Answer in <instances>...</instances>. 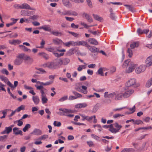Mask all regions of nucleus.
<instances>
[{
    "label": "nucleus",
    "instance_id": "1",
    "mask_svg": "<svg viewBox=\"0 0 152 152\" xmlns=\"http://www.w3.org/2000/svg\"><path fill=\"white\" fill-rule=\"evenodd\" d=\"M59 110L62 111L64 113L63 114L64 115L69 117H73L74 116L73 114H69V113H74V111L72 110H71L70 109L61 108L59 109Z\"/></svg>",
    "mask_w": 152,
    "mask_h": 152
},
{
    "label": "nucleus",
    "instance_id": "2",
    "mask_svg": "<svg viewBox=\"0 0 152 152\" xmlns=\"http://www.w3.org/2000/svg\"><path fill=\"white\" fill-rule=\"evenodd\" d=\"M136 80L135 79H131L129 80L126 84V86L128 87L133 86L134 88H136L139 86V84L136 83Z\"/></svg>",
    "mask_w": 152,
    "mask_h": 152
},
{
    "label": "nucleus",
    "instance_id": "3",
    "mask_svg": "<svg viewBox=\"0 0 152 152\" xmlns=\"http://www.w3.org/2000/svg\"><path fill=\"white\" fill-rule=\"evenodd\" d=\"M44 68L47 67L50 69H56L54 61L49 62L45 63L42 65Z\"/></svg>",
    "mask_w": 152,
    "mask_h": 152
},
{
    "label": "nucleus",
    "instance_id": "4",
    "mask_svg": "<svg viewBox=\"0 0 152 152\" xmlns=\"http://www.w3.org/2000/svg\"><path fill=\"white\" fill-rule=\"evenodd\" d=\"M47 50L50 52L53 53L55 56V54L56 53L57 51L59 52H65L66 50L64 49L59 50L56 47H50L46 49Z\"/></svg>",
    "mask_w": 152,
    "mask_h": 152
},
{
    "label": "nucleus",
    "instance_id": "5",
    "mask_svg": "<svg viewBox=\"0 0 152 152\" xmlns=\"http://www.w3.org/2000/svg\"><path fill=\"white\" fill-rule=\"evenodd\" d=\"M23 57V55L19 54L14 61V64L18 66L20 65L23 63L22 58Z\"/></svg>",
    "mask_w": 152,
    "mask_h": 152
},
{
    "label": "nucleus",
    "instance_id": "6",
    "mask_svg": "<svg viewBox=\"0 0 152 152\" xmlns=\"http://www.w3.org/2000/svg\"><path fill=\"white\" fill-rule=\"evenodd\" d=\"M87 87L84 86H77L75 88V89L77 91L83 93L85 94H86L87 93Z\"/></svg>",
    "mask_w": 152,
    "mask_h": 152
},
{
    "label": "nucleus",
    "instance_id": "7",
    "mask_svg": "<svg viewBox=\"0 0 152 152\" xmlns=\"http://www.w3.org/2000/svg\"><path fill=\"white\" fill-rule=\"evenodd\" d=\"M35 86L37 90H40L41 94V96H46L45 92L46 89L42 86H38L36 85H35Z\"/></svg>",
    "mask_w": 152,
    "mask_h": 152
},
{
    "label": "nucleus",
    "instance_id": "8",
    "mask_svg": "<svg viewBox=\"0 0 152 152\" xmlns=\"http://www.w3.org/2000/svg\"><path fill=\"white\" fill-rule=\"evenodd\" d=\"M0 79L1 81H3L5 83H6L7 85L10 87L12 88L13 87L12 84L9 80L8 79L7 77H5L4 75H0Z\"/></svg>",
    "mask_w": 152,
    "mask_h": 152
},
{
    "label": "nucleus",
    "instance_id": "9",
    "mask_svg": "<svg viewBox=\"0 0 152 152\" xmlns=\"http://www.w3.org/2000/svg\"><path fill=\"white\" fill-rule=\"evenodd\" d=\"M134 92V91L133 89H130L126 91L123 94V97L124 98H127L129 97Z\"/></svg>",
    "mask_w": 152,
    "mask_h": 152
},
{
    "label": "nucleus",
    "instance_id": "10",
    "mask_svg": "<svg viewBox=\"0 0 152 152\" xmlns=\"http://www.w3.org/2000/svg\"><path fill=\"white\" fill-rule=\"evenodd\" d=\"M146 67L144 65H141L135 69V72L137 74L143 72L145 70Z\"/></svg>",
    "mask_w": 152,
    "mask_h": 152
},
{
    "label": "nucleus",
    "instance_id": "11",
    "mask_svg": "<svg viewBox=\"0 0 152 152\" xmlns=\"http://www.w3.org/2000/svg\"><path fill=\"white\" fill-rule=\"evenodd\" d=\"M137 65V64H134L133 62L130 63L128 69L126 71V72L130 73L132 72L134 70Z\"/></svg>",
    "mask_w": 152,
    "mask_h": 152
},
{
    "label": "nucleus",
    "instance_id": "12",
    "mask_svg": "<svg viewBox=\"0 0 152 152\" xmlns=\"http://www.w3.org/2000/svg\"><path fill=\"white\" fill-rule=\"evenodd\" d=\"M76 42H75L73 41H69L66 42H63V44L65 46L67 47H70L71 46H76Z\"/></svg>",
    "mask_w": 152,
    "mask_h": 152
},
{
    "label": "nucleus",
    "instance_id": "13",
    "mask_svg": "<svg viewBox=\"0 0 152 152\" xmlns=\"http://www.w3.org/2000/svg\"><path fill=\"white\" fill-rule=\"evenodd\" d=\"M80 115L82 118V120L84 121L85 120L87 121L90 122L92 119V117H89L88 116H86L83 114H80Z\"/></svg>",
    "mask_w": 152,
    "mask_h": 152
},
{
    "label": "nucleus",
    "instance_id": "14",
    "mask_svg": "<svg viewBox=\"0 0 152 152\" xmlns=\"http://www.w3.org/2000/svg\"><path fill=\"white\" fill-rule=\"evenodd\" d=\"M146 66L149 67L152 65V55L148 57L145 61Z\"/></svg>",
    "mask_w": 152,
    "mask_h": 152
},
{
    "label": "nucleus",
    "instance_id": "15",
    "mask_svg": "<svg viewBox=\"0 0 152 152\" xmlns=\"http://www.w3.org/2000/svg\"><path fill=\"white\" fill-rule=\"evenodd\" d=\"M87 48L92 53H95L99 52V48H96L94 46L89 45V47H88Z\"/></svg>",
    "mask_w": 152,
    "mask_h": 152
},
{
    "label": "nucleus",
    "instance_id": "16",
    "mask_svg": "<svg viewBox=\"0 0 152 152\" xmlns=\"http://www.w3.org/2000/svg\"><path fill=\"white\" fill-rule=\"evenodd\" d=\"M82 16L83 17L85 18L88 22L91 23L93 22L92 19L88 14L85 12H83L82 14Z\"/></svg>",
    "mask_w": 152,
    "mask_h": 152
},
{
    "label": "nucleus",
    "instance_id": "17",
    "mask_svg": "<svg viewBox=\"0 0 152 152\" xmlns=\"http://www.w3.org/2000/svg\"><path fill=\"white\" fill-rule=\"evenodd\" d=\"M76 46L81 45L86 47L87 48L88 47H89V45L87 44V42L84 41H78L76 42Z\"/></svg>",
    "mask_w": 152,
    "mask_h": 152
},
{
    "label": "nucleus",
    "instance_id": "18",
    "mask_svg": "<svg viewBox=\"0 0 152 152\" xmlns=\"http://www.w3.org/2000/svg\"><path fill=\"white\" fill-rule=\"evenodd\" d=\"M13 134L16 135L20 134L21 135H23V132L21 130H19V128L17 127H14L13 128Z\"/></svg>",
    "mask_w": 152,
    "mask_h": 152
},
{
    "label": "nucleus",
    "instance_id": "19",
    "mask_svg": "<svg viewBox=\"0 0 152 152\" xmlns=\"http://www.w3.org/2000/svg\"><path fill=\"white\" fill-rule=\"evenodd\" d=\"M31 134L39 136L42 134V131L39 129H35Z\"/></svg>",
    "mask_w": 152,
    "mask_h": 152
},
{
    "label": "nucleus",
    "instance_id": "20",
    "mask_svg": "<svg viewBox=\"0 0 152 152\" xmlns=\"http://www.w3.org/2000/svg\"><path fill=\"white\" fill-rule=\"evenodd\" d=\"M32 99L34 104L35 105H37L39 104L40 101V99L38 96H33L32 97Z\"/></svg>",
    "mask_w": 152,
    "mask_h": 152
},
{
    "label": "nucleus",
    "instance_id": "21",
    "mask_svg": "<svg viewBox=\"0 0 152 152\" xmlns=\"http://www.w3.org/2000/svg\"><path fill=\"white\" fill-rule=\"evenodd\" d=\"M149 31V29H144L142 31L140 28H138L137 30V33L139 35L142 34L144 33L147 34Z\"/></svg>",
    "mask_w": 152,
    "mask_h": 152
},
{
    "label": "nucleus",
    "instance_id": "22",
    "mask_svg": "<svg viewBox=\"0 0 152 152\" xmlns=\"http://www.w3.org/2000/svg\"><path fill=\"white\" fill-rule=\"evenodd\" d=\"M54 62L56 69L59 68L60 66L62 65L61 59H56Z\"/></svg>",
    "mask_w": 152,
    "mask_h": 152
},
{
    "label": "nucleus",
    "instance_id": "23",
    "mask_svg": "<svg viewBox=\"0 0 152 152\" xmlns=\"http://www.w3.org/2000/svg\"><path fill=\"white\" fill-rule=\"evenodd\" d=\"M53 43L56 45H59L61 43H63V42L61 39L58 38H55L53 39Z\"/></svg>",
    "mask_w": 152,
    "mask_h": 152
},
{
    "label": "nucleus",
    "instance_id": "24",
    "mask_svg": "<svg viewBox=\"0 0 152 152\" xmlns=\"http://www.w3.org/2000/svg\"><path fill=\"white\" fill-rule=\"evenodd\" d=\"M103 127L105 129L109 128V130L113 133H114V128L113 124L104 125L103 126Z\"/></svg>",
    "mask_w": 152,
    "mask_h": 152
},
{
    "label": "nucleus",
    "instance_id": "25",
    "mask_svg": "<svg viewBox=\"0 0 152 152\" xmlns=\"http://www.w3.org/2000/svg\"><path fill=\"white\" fill-rule=\"evenodd\" d=\"M9 42L11 45H16L17 44H20L21 42V41L19 39H14L12 40H10Z\"/></svg>",
    "mask_w": 152,
    "mask_h": 152
},
{
    "label": "nucleus",
    "instance_id": "26",
    "mask_svg": "<svg viewBox=\"0 0 152 152\" xmlns=\"http://www.w3.org/2000/svg\"><path fill=\"white\" fill-rule=\"evenodd\" d=\"M40 28L43 29L46 31H48L51 33V28L49 25H44L40 27Z\"/></svg>",
    "mask_w": 152,
    "mask_h": 152
},
{
    "label": "nucleus",
    "instance_id": "27",
    "mask_svg": "<svg viewBox=\"0 0 152 152\" xmlns=\"http://www.w3.org/2000/svg\"><path fill=\"white\" fill-rule=\"evenodd\" d=\"M88 106L86 103H80L75 105V107L77 108H83L86 107Z\"/></svg>",
    "mask_w": 152,
    "mask_h": 152
},
{
    "label": "nucleus",
    "instance_id": "28",
    "mask_svg": "<svg viewBox=\"0 0 152 152\" xmlns=\"http://www.w3.org/2000/svg\"><path fill=\"white\" fill-rule=\"evenodd\" d=\"M22 9H28L32 10H35L34 9L31 8L30 5L27 3L22 4Z\"/></svg>",
    "mask_w": 152,
    "mask_h": 152
},
{
    "label": "nucleus",
    "instance_id": "29",
    "mask_svg": "<svg viewBox=\"0 0 152 152\" xmlns=\"http://www.w3.org/2000/svg\"><path fill=\"white\" fill-rule=\"evenodd\" d=\"M88 42L91 44L92 45H96L98 44V42L95 39L93 38H89L88 39Z\"/></svg>",
    "mask_w": 152,
    "mask_h": 152
},
{
    "label": "nucleus",
    "instance_id": "30",
    "mask_svg": "<svg viewBox=\"0 0 152 152\" xmlns=\"http://www.w3.org/2000/svg\"><path fill=\"white\" fill-rule=\"evenodd\" d=\"M115 133L119 132V130L122 127V126L119 125L117 123H115Z\"/></svg>",
    "mask_w": 152,
    "mask_h": 152
},
{
    "label": "nucleus",
    "instance_id": "31",
    "mask_svg": "<svg viewBox=\"0 0 152 152\" xmlns=\"http://www.w3.org/2000/svg\"><path fill=\"white\" fill-rule=\"evenodd\" d=\"M38 55L40 56H42L46 60H48L49 59V56L46 53L44 52H40L38 53Z\"/></svg>",
    "mask_w": 152,
    "mask_h": 152
},
{
    "label": "nucleus",
    "instance_id": "32",
    "mask_svg": "<svg viewBox=\"0 0 152 152\" xmlns=\"http://www.w3.org/2000/svg\"><path fill=\"white\" fill-rule=\"evenodd\" d=\"M115 95V99L117 100L121 99L123 97V94L118 92H116Z\"/></svg>",
    "mask_w": 152,
    "mask_h": 152
},
{
    "label": "nucleus",
    "instance_id": "33",
    "mask_svg": "<svg viewBox=\"0 0 152 152\" xmlns=\"http://www.w3.org/2000/svg\"><path fill=\"white\" fill-rule=\"evenodd\" d=\"M132 62L130 61V59H128L125 60L124 62V64L122 65V67L123 68H125L128 66L130 64V63Z\"/></svg>",
    "mask_w": 152,
    "mask_h": 152
},
{
    "label": "nucleus",
    "instance_id": "34",
    "mask_svg": "<svg viewBox=\"0 0 152 152\" xmlns=\"http://www.w3.org/2000/svg\"><path fill=\"white\" fill-rule=\"evenodd\" d=\"M139 45V42H133L130 45V47L131 49H134L135 48H137Z\"/></svg>",
    "mask_w": 152,
    "mask_h": 152
},
{
    "label": "nucleus",
    "instance_id": "35",
    "mask_svg": "<svg viewBox=\"0 0 152 152\" xmlns=\"http://www.w3.org/2000/svg\"><path fill=\"white\" fill-rule=\"evenodd\" d=\"M61 61L62 65H66L69 63L70 60L69 58H65L61 59Z\"/></svg>",
    "mask_w": 152,
    "mask_h": 152
},
{
    "label": "nucleus",
    "instance_id": "36",
    "mask_svg": "<svg viewBox=\"0 0 152 152\" xmlns=\"http://www.w3.org/2000/svg\"><path fill=\"white\" fill-rule=\"evenodd\" d=\"M135 150L132 148H125L121 152H134Z\"/></svg>",
    "mask_w": 152,
    "mask_h": 152
},
{
    "label": "nucleus",
    "instance_id": "37",
    "mask_svg": "<svg viewBox=\"0 0 152 152\" xmlns=\"http://www.w3.org/2000/svg\"><path fill=\"white\" fill-rule=\"evenodd\" d=\"M51 34L56 36H61L63 35V34L62 32H58V31H52Z\"/></svg>",
    "mask_w": 152,
    "mask_h": 152
},
{
    "label": "nucleus",
    "instance_id": "38",
    "mask_svg": "<svg viewBox=\"0 0 152 152\" xmlns=\"http://www.w3.org/2000/svg\"><path fill=\"white\" fill-rule=\"evenodd\" d=\"M63 2L65 6L69 7H70L71 6V5L69 0H63Z\"/></svg>",
    "mask_w": 152,
    "mask_h": 152
},
{
    "label": "nucleus",
    "instance_id": "39",
    "mask_svg": "<svg viewBox=\"0 0 152 152\" xmlns=\"http://www.w3.org/2000/svg\"><path fill=\"white\" fill-rule=\"evenodd\" d=\"M152 85V77L148 80L146 83L145 86L146 87L149 88Z\"/></svg>",
    "mask_w": 152,
    "mask_h": 152
},
{
    "label": "nucleus",
    "instance_id": "40",
    "mask_svg": "<svg viewBox=\"0 0 152 152\" xmlns=\"http://www.w3.org/2000/svg\"><path fill=\"white\" fill-rule=\"evenodd\" d=\"M75 49V48H72L69 49L67 52V55L69 56H70L74 53V51Z\"/></svg>",
    "mask_w": 152,
    "mask_h": 152
},
{
    "label": "nucleus",
    "instance_id": "41",
    "mask_svg": "<svg viewBox=\"0 0 152 152\" xmlns=\"http://www.w3.org/2000/svg\"><path fill=\"white\" fill-rule=\"evenodd\" d=\"M31 127V125L30 124H26L25 127L23 128V131L25 132L28 130V129Z\"/></svg>",
    "mask_w": 152,
    "mask_h": 152
},
{
    "label": "nucleus",
    "instance_id": "42",
    "mask_svg": "<svg viewBox=\"0 0 152 152\" xmlns=\"http://www.w3.org/2000/svg\"><path fill=\"white\" fill-rule=\"evenodd\" d=\"M72 93L75 95V96L76 98V99L78 98L82 97V95L76 91H73Z\"/></svg>",
    "mask_w": 152,
    "mask_h": 152
},
{
    "label": "nucleus",
    "instance_id": "43",
    "mask_svg": "<svg viewBox=\"0 0 152 152\" xmlns=\"http://www.w3.org/2000/svg\"><path fill=\"white\" fill-rule=\"evenodd\" d=\"M41 100L43 104H44L47 103L48 101V99L46 96H41Z\"/></svg>",
    "mask_w": 152,
    "mask_h": 152
},
{
    "label": "nucleus",
    "instance_id": "44",
    "mask_svg": "<svg viewBox=\"0 0 152 152\" xmlns=\"http://www.w3.org/2000/svg\"><path fill=\"white\" fill-rule=\"evenodd\" d=\"M93 15L94 18L96 20L100 21L103 20L102 18L100 17L97 15L93 14Z\"/></svg>",
    "mask_w": 152,
    "mask_h": 152
},
{
    "label": "nucleus",
    "instance_id": "45",
    "mask_svg": "<svg viewBox=\"0 0 152 152\" xmlns=\"http://www.w3.org/2000/svg\"><path fill=\"white\" fill-rule=\"evenodd\" d=\"M48 136L47 134H44L43 135L41 136V137H39L38 139V140H45L46 139L48 138Z\"/></svg>",
    "mask_w": 152,
    "mask_h": 152
},
{
    "label": "nucleus",
    "instance_id": "46",
    "mask_svg": "<svg viewBox=\"0 0 152 152\" xmlns=\"http://www.w3.org/2000/svg\"><path fill=\"white\" fill-rule=\"evenodd\" d=\"M127 52L129 54V58H131L133 55V52L132 50L129 48L128 49Z\"/></svg>",
    "mask_w": 152,
    "mask_h": 152
},
{
    "label": "nucleus",
    "instance_id": "47",
    "mask_svg": "<svg viewBox=\"0 0 152 152\" xmlns=\"http://www.w3.org/2000/svg\"><path fill=\"white\" fill-rule=\"evenodd\" d=\"M57 12L61 15H67V10H64L63 12H61L60 10L57 11Z\"/></svg>",
    "mask_w": 152,
    "mask_h": 152
},
{
    "label": "nucleus",
    "instance_id": "48",
    "mask_svg": "<svg viewBox=\"0 0 152 152\" xmlns=\"http://www.w3.org/2000/svg\"><path fill=\"white\" fill-rule=\"evenodd\" d=\"M39 18V16L37 15H34L32 16H31L29 19H32L34 20H37Z\"/></svg>",
    "mask_w": 152,
    "mask_h": 152
},
{
    "label": "nucleus",
    "instance_id": "49",
    "mask_svg": "<svg viewBox=\"0 0 152 152\" xmlns=\"http://www.w3.org/2000/svg\"><path fill=\"white\" fill-rule=\"evenodd\" d=\"M7 135H4L0 136V141L1 142L5 141L7 138Z\"/></svg>",
    "mask_w": 152,
    "mask_h": 152
},
{
    "label": "nucleus",
    "instance_id": "50",
    "mask_svg": "<svg viewBox=\"0 0 152 152\" xmlns=\"http://www.w3.org/2000/svg\"><path fill=\"white\" fill-rule=\"evenodd\" d=\"M13 7L16 9H22V4H16L13 5Z\"/></svg>",
    "mask_w": 152,
    "mask_h": 152
},
{
    "label": "nucleus",
    "instance_id": "51",
    "mask_svg": "<svg viewBox=\"0 0 152 152\" xmlns=\"http://www.w3.org/2000/svg\"><path fill=\"white\" fill-rule=\"evenodd\" d=\"M91 136L92 138H93L96 140L100 141V138L98 136L96 135L95 134H91Z\"/></svg>",
    "mask_w": 152,
    "mask_h": 152
},
{
    "label": "nucleus",
    "instance_id": "52",
    "mask_svg": "<svg viewBox=\"0 0 152 152\" xmlns=\"http://www.w3.org/2000/svg\"><path fill=\"white\" fill-rule=\"evenodd\" d=\"M97 74L100 75L102 76H103L104 75L103 74V69L102 68H100L96 72Z\"/></svg>",
    "mask_w": 152,
    "mask_h": 152
},
{
    "label": "nucleus",
    "instance_id": "53",
    "mask_svg": "<svg viewBox=\"0 0 152 152\" xmlns=\"http://www.w3.org/2000/svg\"><path fill=\"white\" fill-rule=\"evenodd\" d=\"M143 122L140 120H136L134 121V124L139 125L143 124Z\"/></svg>",
    "mask_w": 152,
    "mask_h": 152
},
{
    "label": "nucleus",
    "instance_id": "54",
    "mask_svg": "<svg viewBox=\"0 0 152 152\" xmlns=\"http://www.w3.org/2000/svg\"><path fill=\"white\" fill-rule=\"evenodd\" d=\"M20 54L23 55V57L22 58L23 60L24 59L25 60L27 61L31 59L30 57L29 56L24 55V54L23 53Z\"/></svg>",
    "mask_w": 152,
    "mask_h": 152
},
{
    "label": "nucleus",
    "instance_id": "55",
    "mask_svg": "<svg viewBox=\"0 0 152 152\" xmlns=\"http://www.w3.org/2000/svg\"><path fill=\"white\" fill-rule=\"evenodd\" d=\"M25 106L23 105H21L18 107L16 109V110L18 112H19L21 110H24Z\"/></svg>",
    "mask_w": 152,
    "mask_h": 152
},
{
    "label": "nucleus",
    "instance_id": "56",
    "mask_svg": "<svg viewBox=\"0 0 152 152\" xmlns=\"http://www.w3.org/2000/svg\"><path fill=\"white\" fill-rule=\"evenodd\" d=\"M86 65H79L77 68V70L79 71H82L83 69H84L86 68Z\"/></svg>",
    "mask_w": 152,
    "mask_h": 152
},
{
    "label": "nucleus",
    "instance_id": "57",
    "mask_svg": "<svg viewBox=\"0 0 152 152\" xmlns=\"http://www.w3.org/2000/svg\"><path fill=\"white\" fill-rule=\"evenodd\" d=\"M5 129L7 132V134H9L12 131V128L9 127H6L5 128Z\"/></svg>",
    "mask_w": 152,
    "mask_h": 152
},
{
    "label": "nucleus",
    "instance_id": "58",
    "mask_svg": "<svg viewBox=\"0 0 152 152\" xmlns=\"http://www.w3.org/2000/svg\"><path fill=\"white\" fill-rule=\"evenodd\" d=\"M68 96H64L58 99V101L60 102H63L67 99Z\"/></svg>",
    "mask_w": 152,
    "mask_h": 152
},
{
    "label": "nucleus",
    "instance_id": "59",
    "mask_svg": "<svg viewBox=\"0 0 152 152\" xmlns=\"http://www.w3.org/2000/svg\"><path fill=\"white\" fill-rule=\"evenodd\" d=\"M124 6L126 7H127V8L130 11L132 12L133 11V8L130 5L125 4L124 5Z\"/></svg>",
    "mask_w": 152,
    "mask_h": 152
},
{
    "label": "nucleus",
    "instance_id": "60",
    "mask_svg": "<svg viewBox=\"0 0 152 152\" xmlns=\"http://www.w3.org/2000/svg\"><path fill=\"white\" fill-rule=\"evenodd\" d=\"M53 125L55 126L60 127L61 125V124L60 122H57L56 121H55L53 123Z\"/></svg>",
    "mask_w": 152,
    "mask_h": 152
},
{
    "label": "nucleus",
    "instance_id": "61",
    "mask_svg": "<svg viewBox=\"0 0 152 152\" xmlns=\"http://www.w3.org/2000/svg\"><path fill=\"white\" fill-rule=\"evenodd\" d=\"M109 11L110 13V17L111 19L113 20L114 19V17H113V11L112 9L110 8L109 9Z\"/></svg>",
    "mask_w": 152,
    "mask_h": 152
},
{
    "label": "nucleus",
    "instance_id": "62",
    "mask_svg": "<svg viewBox=\"0 0 152 152\" xmlns=\"http://www.w3.org/2000/svg\"><path fill=\"white\" fill-rule=\"evenodd\" d=\"M1 73L4 74H5L6 75H9V72L8 71L5 69H2L1 71Z\"/></svg>",
    "mask_w": 152,
    "mask_h": 152
},
{
    "label": "nucleus",
    "instance_id": "63",
    "mask_svg": "<svg viewBox=\"0 0 152 152\" xmlns=\"http://www.w3.org/2000/svg\"><path fill=\"white\" fill-rule=\"evenodd\" d=\"M18 20L19 19L18 18H11L10 19V20L12 21V22L11 23L13 25L15 24Z\"/></svg>",
    "mask_w": 152,
    "mask_h": 152
},
{
    "label": "nucleus",
    "instance_id": "64",
    "mask_svg": "<svg viewBox=\"0 0 152 152\" xmlns=\"http://www.w3.org/2000/svg\"><path fill=\"white\" fill-rule=\"evenodd\" d=\"M45 44V41L42 39V42L41 43V46L40 47H38L37 46H36V48H42L44 47V46Z\"/></svg>",
    "mask_w": 152,
    "mask_h": 152
}]
</instances>
